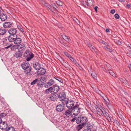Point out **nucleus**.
Here are the masks:
<instances>
[{
    "label": "nucleus",
    "instance_id": "f257e3e1",
    "mask_svg": "<svg viewBox=\"0 0 131 131\" xmlns=\"http://www.w3.org/2000/svg\"><path fill=\"white\" fill-rule=\"evenodd\" d=\"M22 68L25 70L24 72L25 73L28 74L30 72L31 67L30 66L29 63L25 62H24L21 65Z\"/></svg>",
    "mask_w": 131,
    "mask_h": 131
},
{
    "label": "nucleus",
    "instance_id": "f03ea898",
    "mask_svg": "<svg viewBox=\"0 0 131 131\" xmlns=\"http://www.w3.org/2000/svg\"><path fill=\"white\" fill-rule=\"evenodd\" d=\"M58 99L62 101V103H65L68 100V98L66 97V95L64 92H62L58 94Z\"/></svg>",
    "mask_w": 131,
    "mask_h": 131
},
{
    "label": "nucleus",
    "instance_id": "7ed1b4c3",
    "mask_svg": "<svg viewBox=\"0 0 131 131\" xmlns=\"http://www.w3.org/2000/svg\"><path fill=\"white\" fill-rule=\"evenodd\" d=\"M88 121L86 117L80 115L77 118L76 120V122L77 124L81 123L82 124H85Z\"/></svg>",
    "mask_w": 131,
    "mask_h": 131
},
{
    "label": "nucleus",
    "instance_id": "20e7f679",
    "mask_svg": "<svg viewBox=\"0 0 131 131\" xmlns=\"http://www.w3.org/2000/svg\"><path fill=\"white\" fill-rule=\"evenodd\" d=\"M34 54L31 51L28 50L26 51L24 53V56L27 61L30 60L34 57Z\"/></svg>",
    "mask_w": 131,
    "mask_h": 131
},
{
    "label": "nucleus",
    "instance_id": "39448f33",
    "mask_svg": "<svg viewBox=\"0 0 131 131\" xmlns=\"http://www.w3.org/2000/svg\"><path fill=\"white\" fill-rule=\"evenodd\" d=\"M79 106L78 105H76L71 110L72 113H73V115L75 116L79 114L80 112V109Z\"/></svg>",
    "mask_w": 131,
    "mask_h": 131
},
{
    "label": "nucleus",
    "instance_id": "423d86ee",
    "mask_svg": "<svg viewBox=\"0 0 131 131\" xmlns=\"http://www.w3.org/2000/svg\"><path fill=\"white\" fill-rule=\"evenodd\" d=\"M74 101L71 100H68L65 103L66 106L69 110H71L74 107Z\"/></svg>",
    "mask_w": 131,
    "mask_h": 131
},
{
    "label": "nucleus",
    "instance_id": "0eeeda50",
    "mask_svg": "<svg viewBox=\"0 0 131 131\" xmlns=\"http://www.w3.org/2000/svg\"><path fill=\"white\" fill-rule=\"evenodd\" d=\"M65 103H62L57 105L56 107V109L58 112H61L63 111L64 109Z\"/></svg>",
    "mask_w": 131,
    "mask_h": 131
},
{
    "label": "nucleus",
    "instance_id": "6e6552de",
    "mask_svg": "<svg viewBox=\"0 0 131 131\" xmlns=\"http://www.w3.org/2000/svg\"><path fill=\"white\" fill-rule=\"evenodd\" d=\"M101 109V112L102 113V114H101V115L106 117L107 118V119L108 121L109 122L112 121L111 118L109 116V115L108 113L106 111H105L103 108Z\"/></svg>",
    "mask_w": 131,
    "mask_h": 131
},
{
    "label": "nucleus",
    "instance_id": "1a4fd4ad",
    "mask_svg": "<svg viewBox=\"0 0 131 131\" xmlns=\"http://www.w3.org/2000/svg\"><path fill=\"white\" fill-rule=\"evenodd\" d=\"M55 83V82L53 79H50L45 85V87L46 88H49L50 86L53 85Z\"/></svg>",
    "mask_w": 131,
    "mask_h": 131
},
{
    "label": "nucleus",
    "instance_id": "9d476101",
    "mask_svg": "<svg viewBox=\"0 0 131 131\" xmlns=\"http://www.w3.org/2000/svg\"><path fill=\"white\" fill-rule=\"evenodd\" d=\"M3 25L5 28H10L13 26V23L10 22H5L3 24Z\"/></svg>",
    "mask_w": 131,
    "mask_h": 131
},
{
    "label": "nucleus",
    "instance_id": "9b49d317",
    "mask_svg": "<svg viewBox=\"0 0 131 131\" xmlns=\"http://www.w3.org/2000/svg\"><path fill=\"white\" fill-rule=\"evenodd\" d=\"M46 72V70L44 68H40L37 71V73L39 75H44Z\"/></svg>",
    "mask_w": 131,
    "mask_h": 131
},
{
    "label": "nucleus",
    "instance_id": "f8f14e48",
    "mask_svg": "<svg viewBox=\"0 0 131 131\" xmlns=\"http://www.w3.org/2000/svg\"><path fill=\"white\" fill-rule=\"evenodd\" d=\"M17 30L15 28H11L8 30V33L10 35L13 36L16 35V34L17 32Z\"/></svg>",
    "mask_w": 131,
    "mask_h": 131
},
{
    "label": "nucleus",
    "instance_id": "ddd939ff",
    "mask_svg": "<svg viewBox=\"0 0 131 131\" xmlns=\"http://www.w3.org/2000/svg\"><path fill=\"white\" fill-rule=\"evenodd\" d=\"M17 48L18 51L21 52L25 50L26 48V47L24 44H21L18 46Z\"/></svg>",
    "mask_w": 131,
    "mask_h": 131
},
{
    "label": "nucleus",
    "instance_id": "4468645a",
    "mask_svg": "<svg viewBox=\"0 0 131 131\" xmlns=\"http://www.w3.org/2000/svg\"><path fill=\"white\" fill-rule=\"evenodd\" d=\"M8 126L7 124L4 122H2L0 124V128L2 129H6Z\"/></svg>",
    "mask_w": 131,
    "mask_h": 131
},
{
    "label": "nucleus",
    "instance_id": "2eb2a0df",
    "mask_svg": "<svg viewBox=\"0 0 131 131\" xmlns=\"http://www.w3.org/2000/svg\"><path fill=\"white\" fill-rule=\"evenodd\" d=\"M50 99L52 101H55L57 99H58V94H52L49 96Z\"/></svg>",
    "mask_w": 131,
    "mask_h": 131
},
{
    "label": "nucleus",
    "instance_id": "dca6fc26",
    "mask_svg": "<svg viewBox=\"0 0 131 131\" xmlns=\"http://www.w3.org/2000/svg\"><path fill=\"white\" fill-rule=\"evenodd\" d=\"M21 42V39L16 35L14 40V43L15 44H20Z\"/></svg>",
    "mask_w": 131,
    "mask_h": 131
},
{
    "label": "nucleus",
    "instance_id": "f3484780",
    "mask_svg": "<svg viewBox=\"0 0 131 131\" xmlns=\"http://www.w3.org/2000/svg\"><path fill=\"white\" fill-rule=\"evenodd\" d=\"M33 67L35 69L37 70H39L41 68L40 64L37 62L34 63L33 64Z\"/></svg>",
    "mask_w": 131,
    "mask_h": 131
},
{
    "label": "nucleus",
    "instance_id": "a211bd4d",
    "mask_svg": "<svg viewBox=\"0 0 131 131\" xmlns=\"http://www.w3.org/2000/svg\"><path fill=\"white\" fill-rule=\"evenodd\" d=\"M52 91L54 93H56L59 90L60 88L59 86L57 85H54L52 87Z\"/></svg>",
    "mask_w": 131,
    "mask_h": 131
},
{
    "label": "nucleus",
    "instance_id": "6ab92c4d",
    "mask_svg": "<svg viewBox=\"0 0 131 131\" xmlns=\"http://www.w3.org/2000/svg\"><path fill=\"white\" fill-rule=\"evenodd\" d=\"M90 0H87V2L86 1L85 2H83L82 4L85 7H87L89 5H93V3L92 1H91V2H90Z\"/></svg>",
    "mask_w": 131,
    "mask_h": 131
},
{
    "label": "nucleus",
    "instance_id": "aec40b11",
    "mask_svg": "<svg viewBox=\"0 0 131 131\" xmlns=\"http://www.w3.org/2000/svg\"><path fill=\"white\" fill-rule=\"evenodd\" d=\"M22 55V52H16L14 54V57L16 58H18L21 57Z\"/></svg>",
    "mask_w": 131,
    "mask_h": 131
},
{
    "label": "nucleus",
    "instance_id": "412c9836",
    "mask_svg": "<svg viewBox=\"0 0 131 131\" xmlns=\"http://www.w3.org/2000/svg\"><path fill=\"white\" fill-rule=\"evenodd\" d=\"M0 18L2 21H5L7 18V16L5 14H2L0 15Z\"/></svg>",
    "mask_w": 131,
    "mask_h": 131
},
{
    "label": "nucleus",
    "instance_id": "4be33fe9",
    "mask_svg": "<svg viewBox=\"0 0 131 131\" xmlns=\"http://www.w3.org/2000/svg\"><path fill=\"white\" fill-rule=\"evenodd\" d=\"M99 94L103 98V100H106L107 99V97L106 96L104 95V94L102 93V92H98Z\"/></svg>",
    "mask_w": 131,
    "mask_h": 131
},
{
    "label": "nucleus",
    "instance_id": "5701e85b",
    "mask_svg": "<svg viewBox=\"0 0 131 131\" xmlns=\"http://www.w3.org/2000/svg\"><path fill=\"white\" fill-rule=\"evenodd\" d=\"M52 87H50L45 90L44 93L46 94H49V93H51L52 91Z\"/></svg>",
    "mask_w": 131,
    "mask_h": 131
},
{
    "label": "nucleus",
    "instance_id": "b1692460",
    "mask_svg": "<svg viewBox=\"0 0 131 131\" xmlns=\"http://www.w3.org/2000/svg\"><path fill=\"white\" fill-rule=\"evenodd\" d=\"M85 124H81L78 125L77 127V129L78 131H79L84 126Z\"/></svg>",
    "mask_w": 131,
    "mask_h": 131
},
{
    "label": "nucleus",
    "instance_id": "393cba45",
    "mask_svg": "<svg viewBox=\"0 0 131 131\" xmlns=\"http://www.w3.org/2000/svg\"><path fill=\"white\" fill-rule=\"evenodd\" d=\"M12 35H10L8 36V40L10 42L14 41V40L15 39V38L13 36H12Z\"/></svg>",
    "mask_w": 131,
    "mask_h": 131
},
{
    "label": "nucleus",
    "instance_id": "a878e982",
    "mask_svg": "<svg viewBox=\"0 0 131 131\" xmlns=\"http://www.w3.org/2000/svg\"><path fill=\"white\" fill-rule=\"evenodd\" d=\"M63 38L65 41L69 42L71 41L69 37L65 35H63L62 36Z\"/></svg>",
    "mask_w": 131,
    "mask_h": 131
},
{
    "label": "nucleus",
    "instance_id": "bb28decb",
    "mask_svg": "<svg viewBox=\"0 0 131 131\" xmlns=\"http://www.w3.org/2000/svg\"><path fill=\"white\" fill-rule=\"evenodd\" d=\"M6 30L4 29H0V35H2L5 34L6 32Z\"/></svg>",
    "mask_w": 131,
    "mask_h": 131
},
{
    "label": "nucleus",
    "instance_id": "cd10ccee",
    "mask_svg": "<svg viewBox=\"0 0 131 131\" xmlns=\"http://www.w3.org/2000/svg\"><path fill=\"white\" fill-rule=\"evenodd\" d=\"M62 65L66 68H68L70 66L67 62L63 61L62 62Z\"/></svg>",
    "mask_w": 131,
    "mask_h": 131
},
{
    "label": "nucleus",
    "instance_id": "c85d7f7f",
    "mask_svg": "<svg viewBox=\"0 0 131 131\" xmlns=\"http://www.w3.org/2000/svg\"><path fill=\"white\" fill-rule=\"evenodd\" d=\"M71 112L69 110H67L65 111L64 114L67 116L69 117L71 115Z\"/></svg>",
    "mask_w": 131,
    "mask_h": 131
},
{
    "label": "nucleus",
    "instance_id": "c756f323",
    "mask_svg": "<svg viewBox=\"0 0 131 131\" xmlns=\"http://www.w3.org/2000/svg\"><path fill=\"white\" fill-rule=\"evenodd\" d=\"M92 77L95 80H97V75L95 72H93L91 74Z\"/></svg>",
    "mask_w": 131,
    "mask_h": 131
},
{
    "label": "nucleus",
    "instance_id": "7c9ffc66",
    "mask_svg": "<svg viewBox=\"0 0 131 131\" xmlns=\"http://www.w3.org/2000/svg\"><path fill=\"white\" fill-rule=\"evenodd\" d=\"M106 72L107 73H109L113 77H115V74L114 73L112 70H108Z\"/></svg>",
    "mask_w": 131,
    "mask_h": 131
},
{
    "label": "nucleus",
    "instance_id": "2f4dec72",
    "mask_svg": "<svg viewBox=\"0 0 131 131\" xmlns=\"http://www.w3.org/2000/svg\"><path fill=\"white\" fill-rule=\"evenodd\" d=\"M57 4L60 6H62L63 5V2L60 0H58L56 2Z\"/></svg>",
    "mask_w": 131,
    "mask_h": 131
},
{
    "label": "nucleus",
    "instance_id": "473e14b6",
    "mask_svg": "<svg viewBox=\"0 0 131 131\" xmlns=\"http://www.w3.org/2000/svg\"><path fill=\"white\" fill-rule=\"evenodd\" d=\"M96 109V111H97V112L99 113H100V112L101 111V108H103L101 106H100L99 107H98L97 106H96L95 107Z\"/></svg>",
    "mask_w": 131,
    "mask_h": 131
},
{
    "label": "nucleus",
    "instance_id": "72a5a7b5",
    "mask_svg": "<svg viewBox=\"0 0 131 131\" xmlns=\"http://www.w3.org/2000/svg\"><path fill=\"white\" fill-rule=\"evenodd\" d=\"M5 131H15V129L13 127H10L6 129Z\"/></svg>",
    "mask_w": 131,
    "mask_h": 131
},
{
    "label": "nucleus",
    "instance_id": "f704fd0d",
    "mask_svg": "<svg viewBox=\"0 0 131 131\" xmlns=\"http://www.w3.org/2000/svg\"><path fill=\"white\" fill-rule=\"evenodd\" d=\"M103 101L106 104H110V102L107 97V99H106V100L105 99V100H103Z\"/></svg>",
    "mask_w": 131,
    "mask_h": 131
},
{
    "label": "nucleus",
    "instance_id": "c9c22d12",
    "mask_svg": "<svg viewBox=\"0 0 131 131\" xmlns=\"http://www.w3.org/2000/svg\"><path fill=\"white\" fill-rule=\"evenodd\" d=\"M38 81V79H36L35 80L32 82L30 84L31 85H34L37 83Z\"/></svg>",
    "mask_w": 131,
    "mask_h": 131
},
{
    "label": "nucleus",
    "instance_id": "e433bc0d",
    "mask_svg": "<svg viewBox=\"0 0 131 131\" xmlns=\"http://www.w3.org/2000/svg\"><path fill=\"white\" fill-rule=\"evenodd\" d=\"M55 79L60 82V83H62L63 82V81L62 80L61 78L58 77H54Z\"/></svg>",
    "mask_w": 131,
    "mask_h": 131
},
{
    "label": "nucleus",
    "instance_id": "4c0bfd02",
    "mask_svg": "<svg viewBox=\"0 0 131 131\" xmlns=\"http://www.w3.org/2000/svg\"><path fill=\"white\" fill-rule=\"evenodd\" d=\"M64 54L67 57L69 58L70 59L72 57L67 52H64Z\"/></svg>",
    "mask_w": 131,
    "mask_h": 131
},
{
    "label": "nucleus",
    "instance_id": "58836bf2",
    "mask_svg": "<svg viewBox=\"0 0 131 131\" xmlns=\"http://www.w3.org/2000/svg\"><path fill=\"white\" fill-rule=\"evenodd\" d=\"M73 20L75 21L78 24H80V22L75 17H74L73 18Z\"/></svg>",
    "mask_w": 131,
    "mask_h": 131
},
{
    "label": "nucleus",
    "instance_id": "ea45409f",
    "mask_svg": "<svg viewBox=\"0 0 131 131\" xmlns=\"http://www.w3.org/2000/svg\"><path fill=\"white\" fill-rule=\"evenodd\" d=\"M83 131H91L90 127L88 126L87 127V128L84 129Z\"/></svg>",
    "mask_w": 131,
    "mask_h": 131
},
{
    "label": "nucleus",
    "instance_id": "a19ab883",
    "mask_svg": "<svg viewBox=\"0 0 131 131\" xmlns=\"http://www.w3.org/2000/svg\"><path fill=\"white\" fill-rule=\"evenodd\" d=\"M124 84H125L126 86H129V83L126 80H124V82L123 83Z\"/></svg>",
    "mask_w": 131,
    "mask_h": 131
},
{
    "label": "nucleus",
    "instance_id": "79ce46f5",
    "mask_svg": "<svg viewBox=\"0 0 131 131\" xmlns=\"http://www.w3.org/2000/svg\"><path fill=\"white\" fill-rule=\"evenodd\" d=\"M70 60H71L74 63H77V62L72 57L70 59Z\"/></svg>",
    "mask_w": 131,
    "mask_h": 131
},
{
    "label": "nucleus",
    "instance_id": "37998d69",
    "mask_svg": "<svg viewBox=\"0 0 131 131\" xmlns=\"http://www.w3.org/2000/svg\"><path fill=\"white\" fill-rule=\"evenodd\" d=\"M53 8L56 10L57 11V7L56 5L55 4H51Z\"/></svg>",
    "mask_w": 131,
    "mask_h": 131
},
{
    "label": "nucleus",
    "instance_id": "c03bdc74",
    "mask_svg": "<svg viewBox=\"0 0 131 131\" xmlns=\"http://www.w3.org/2000/svg\"><path fill=\"white\" fill-rule=\"evenodd\" d=\"M126 54L127 56L131 58V52L130 51H127L126 53Z\"/></svg>",
    "mask_w": 131,
    "mask_h": 131
},
{
    "label": "nucleus",
    "instance_id": "a18cd8bd",
    "mask_svg": "<svg viewBox=\"0 0 131 131\" xmlns=\"http://www.w3.org/2000/svg\"><path fill=\"white\" fill-rule=\"evenodd\" d=\"M105 49L106 50L109 51V52H111L112 51V50L110 49L108 47H105Z\"/></svg>",
    "mask_w": 131,
    "mask_h": 131
},
{
    "label": "nucleus",
    "instance_id": "49530a36",
    "mask_svg": "<svg viewBox=\"0 0 131 131\" xmlns=\"http://www.w3.org/2000/svg\"><path fill=\"white\" fill-rule=\"evenodd\" d=\"M115 18L116 19H118L119 18V16L118 14H116L114 15Z\"/></svg>",
    "mask_w": 131,
    "mask_h": 131
},
{
    "label": "nucleus",
    "instance_id": "de8ad7c7",
    "mask_svg": "<svg viewBox=\"0 0 131 131\" xmlns=\"http://www.w3.org/2000/svg\"><path fill=\"white\" fill-rule=\"evenodd\" d=\"M77 118L76 117H75L74 118H72V119L71 120V122H74L75 121H76V120L77 119Z\"/></svg>",
    "mask_w": 131,
    "mask_h": 131
},
{
    "label": "nucleus",
    "instance_id": "09e8293b",
    "mask_svg": "<svg viewBox=\"0 0 131 131\" xmlns=\"http://www.w3.org/2000/svg\"><path fill=\"white\" fill-rule=\"evenodd\" d=\"M89 48L91 50V51H92L93 52L95 51V50L94 49V48L92 46H91Z\"/></svg>",
    "mask_w": 131,
    "mask_h": 131
},
{
    "label": "nucleus",
    "instance_id": "8fccbe9b",
    "mask_svg": "<svg viewBox=\"0 0 131 131\" xmlns=\"http://www.w3.org/2000/svg\"><path fill=\"white\" fill-rule=\"evenodd\" d=\"M17 27L19 29L20 31L22 32H23V31L24 32V31L23 29L21 28L20 27L18 26Z\"/></svg>",
    "mask_w": 131,
    "mask_h": 131
},
{
    "label": "nucleus",
    "instance_id": "3c124183",
    "mask_svg": "<svg viewBox=\"0 0 131 131\" xmlns=\"http://www.w3.org/2000/svg\"><path fill=\"white\" fill-rule=\"evenodd\" d=\"M115 10L114 9H112L111 10L110 13L112 14H113L115 13Z\"/></svg>",
    "mask_w": 131,
    "mask_h": 131
},
{
    "label": "nucleus",
    "instance_id": "603ef678",
    "mask_svg": "<svg viewBox=\"0 0 131 131\" xmlns=\"http://www.w3.org/2000/svg\"><path fill=\"white\" fill-rule=\"evenodd\" d=\"M12 46V45H11V44L10 45L8 46L5 47V49H7L9 48H10Z\"/></svg>",
    "mask_w": 131,
    "mask_h": 131
},
{
    "label": "nucleus",
    "instance_id": "864d4df0",
    "mask_svg": "<svg viewBox=\"0 0 131 131\" xmlns=\"http://www.w3.org/2000/svg\"><path fill=\"white\" fill-rule=\"evenodd\" d=\"M46 7L47 8L48 10L51 9V6L50 4L48 5Z\"/></svg>",
    "mask_w": 131,
    "mask_h": 131
},
{
    "label": "nucleus",
    "instance_id": "5fc2aeb1",
    "mask_svg": "<svg viewBox=\"0 0 131 131\" xmlns=\"http://www.w3.org/2000/svg\"><path fill=\"white\" fill-rule=\"evenodd\" d=\"M126 6L127 7V8H129L131 7V4H127L126 5Z\"/></svg>",
    "mask_w": 131,
    "mask_h": 131
},
{
    "label": "nucleus",
    "instance_id": "6e6d98bb",
    "mask_svg": "<svg viewBox=\"0 0 131 131\" xmlns=\"http://www.w3.org/2000/svg\"><path fill=\"white\" fill-rule=\"evenodd\" d=\"M107 107L108 108L110 109L111 107V105L110 104H106Z\"/></svg>",
    "mask_w": 131,
    "mask_h": 131
},
{
    "label": "nucleus",
    "instance_id": "4d7b16f0",
    "mask_svg": "<svg viewBox=\"0 0 131 131\" xmlns=\"http://www.w3.org/2000/svg\"><path fill=\"white\" fill-rule=\"evenodd\" d=\"M87 45L89 47V48H90V47H91V46H92L91 44L88 42L87 43Z\"/></svg>",
    "mask_w": 131,
    "mask_h": 131
},
{
    "label": "nucleus",
    "instance_id": "13d9d810",
    "mask_svg": "<svg viewBox=\"0 0 131 131\" xmlns=\"http://www.w3.org/2000/svg\"><path fill=\"white\" fill-rule=\"evenodd\" d=\"M10 48L12 50H14V46H12L10 47Z\"/></svg>",
    "mask_w": 131,
    "mask_h": 131
},
{
    "label": "nucleus",
    "instance_id": "bf43d9fd",
    "mask_svg": "<svg viewBox=\"0 0 131 131\" xmlns=\"http://www.w3.org/2000/svg\"><path fill=\"white\" fill-rule=\"evenodd\" d=\"M96 93H98L99 94V92H101L100 90L98 88L97 89V90H96Z\"/></svg>",
    "mask_w": 131,
    "mask_h": 131
},
{
    "label": "nucleus",
    "instance_id": "052dcab7",
    "mask_svg": "<svg viewBox=\"0 0 131 131\" xmlns=\"http://www.w3.org/2000/svg\"><path fill=\"white\" fill-rule=\"evenodd\" d=\"M98 8V7L97 6H95L94 7V9L96 12H97V9Z\"/></svg>",
    "mask_w": 131,
    "mask_h": 131
},
{
    "label": "nucleus",
    "instance_id": "680f3d73",
    "mask_svg": "<svg viewBox=\"0 0 131 131\" xmlns=\"http://www.w3.org/2000/svg\"><path fill=\"white\" fill-rule=\"evenodd\" d=\"M120 81H121L123 83L124 82V80H123V79L122 78H120Z\"/></svg>",
    "mask_w": 131,
    "mask_h": 131
},
{
    "label": "nucleus",
    "instance_id": "e2e57ef3",
    "mask_svg": "<svg viewBox=\"0 0 131 131\" xmlns=\"http://www.w3.org/2000/svg\"><path fill=\"white\" fill-rule=\"evenodd\" d=\"M37 85L38 86H39V85H40V82H38V81L37 82Z\"/></svg>",
    "mask_w": 131,
    "mask_h": 131
},
{
    "label": "nucleus",
    "instance_id": "0e129e2a",
    "mask_svg": "<svg viewBox=\"0 0 131 131\" xmlns=\"http://www.w3.org/2000/svg\"><path fill=\"white\" fill-rule=\"evenodd\" d=\"M128 67H129V69L130 70V71L131 72V64H129L128 65Z\"/></svg>",
    "mask_w": 131,
    "mask_h": 131
},
{
    "label": "nucleus",
    "instance_id": "69168bd1",
    "mask_svg": "<svg viewBox=\"0 0 131 131\" xmlns=\"http://www.w3.org/2000/svg\"><path fill=\"white\" fill-rule=\"evenodd\" d=\"M49 4H47V3H45V6H46V7H47L48 5H49Z\"/></svg>",
    "mask_w": 131,
    "mask_h": 131
},
{
    "label": "nucleus",
    "instance_id": "338daca9",
    "mask_svg": "<svg viewBox=\"0 0 131 131\" xmlns=\"http://www.w3.org/2000/svg\"><path fill=\"white\" fill-rule=\"evenodd\" d=\"M77 66L80 69L82 68V67L79 64H78V65Z\"/></svg>",
    "mask_w": 131,
    "mask_h": 131
},
{
    "label": "nucleus",
    "instance_id": "774afa93",
    "mask_svg": "<svg viewBox=\"0 0 131 131\" xmlns=\"http://www.w3.org/2000/svg\"><path fill=\"white\" fill-rule=\"evenodd\" d=\"M106 31L107 32H110V30L108 29H106Z\"/></svg>",
    "mask_w": 131,
    "mask_h": 131
}]
</instances>
